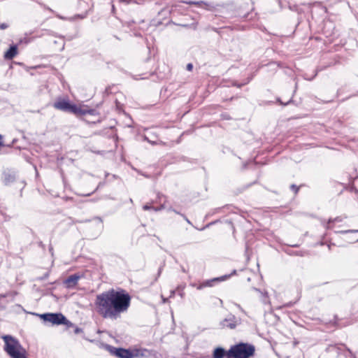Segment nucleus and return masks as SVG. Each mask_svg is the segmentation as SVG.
<instances>
[{"instance_id":"1","label":"nucleus","mask_w":358,"mask_h":358,"mask_svg":"<svg viewBox=\"0 0 358 358\" xmlns=\"http://www.w3.org/2000/svg\"><path fill=\"white\" fill-rule=\"evenodd\" d=\"M130 303V295L122 289H110L97 294L94 301L96 312L102 317L111 320L120 317L128 310Z\"/></svg>"},{"instance_id":"2","label":"nucleus","mask_w":358,"mask_h":358,"mask_svg":"<svg viewBox=\"0 0 358 358\" xmlns=\"http://www.w3.org/2000/svg\"><path fill=\"white\" fill-rule=\"evenodd\" d=\"M4 341V350L11 358H27L26 351L19 341L14 337L6 335L2 336Z\"/></svg>"},{"instance_id":"3","label":"nucleus","mask_w":358,"mask_h":358,"mask_svg":"<svg viewBox=\"0 0 358 358\" xmlns=\"http://www.w3.org/2000/svg\"><path fill=\"white\" fill-rule=\"evenodd\" d=\"M255 348L253 345L240 343L232 345L227 352V358H250L255 355Z\"/></svg>"},{"instance_id":"4","label":"nucleus","mask_w":358,"mask_h":358,"mask_svg":"<svg viewBox=\"0 0 358 358\" xmlns=\"http://www.w3.org/2000/svg\"><path fill=\"white\" fill-rule=\"evenodd\" d=\"M141 350H134L130 351L124 348H113L110 350L111 353L119 358H134L138 356H143Z\"/></svg>"},{"instance_id":"5","label":"nucleus","mask_w":358,"mask_h":358,"mask_svg":"<svg viewBox=\"0 0 358 358\" xmlns=\"http://www.w3.org/2000/svg\"><path fill=\"white\" fill-rule=\"evenodd\" d=\"M45 321L51 322L53 324H64L66 317L61 313H47L42 315Z\"/></svg>"},{"instance_id":"6","label":"nucleus","mask_w":358,"mask_h":358,"mask_svg":"<svg viewBox=\"0 0 358 358\" xmlns=\"http://www.w3.org/2000/svg\"><path fill=\"white\" fill-rule=\"evenodd\" d=\"M80 278V275L78 274H73L64 280V283L67 288H73L77 285Z\"/></svg>"},{"instance_id":"7","label":"nucleus","mask_w":358,"mask_h":358,"mask_svg":"<svg viewBox=\"0 0 358 358\" xmlns=\"http://www.w3.org/2000/svg\"><path fill=\"white\" fill-rule=\"evenodd\" d=\"M222 328L234 329L236 327V322L234 316L226 318L220 323Z\"/></svg>"},{"instance_id":"8","label":"nucleus","mask_w":358,"mask_h":358,"mask_svg":"<svg viewBox=\"0 0 358 358\" xmlns=\"http://www.w3.org/2000/svg\"><path fill=\"white\" fill-rule=\"evenodd\" d=\"M70 103L65 100H61L55 102L53 105L54 108L57 110H63V111H69Z\"/></svg>"},{"instance_id":"9","label":"nucleus","mask_w":358,"mask_h":358,"mask_svg":"<svg viewBox=\"0 0 358 358\" xmlns=\"http://www.w3.org/2000/svg\"><path fill=\"white\" fill-rule=\"evenodd\" d=\"M17 55V45H12L10 47L8 51L4 54V58L6 59H12L14 57Z\"/></svg>"},{"instance_id":"10","label":"nucleus","mask_w":358,"mask_h":358,"mask_svg":"<svg viewBox=\"0 0 358 358\" xmlns=\"http://www.w3.org/2000/svg\"><path fill=\"white\" fill-rule=\"evenodd\" d=\"M227 357V352L222 348H217L213 352V358H224Z\"/></svg>"},{"instance_id":"11","label":"nucleus","mask_w":358,"mask_h":358,"mask_svg":"<svg viewBox=\"0 0 358 358\" xmlns=\"http://www.w3.org/2000/svg\"><path fill=\"white\" fill-rule=\"evenodd\" d=\"M69 111L71 112L73 114H83L84 113L80 108H78L76 105L70 104Z\"/></svg>"},{"instance_id":"12","label":"nucleus","mask_w":358,"mask_h":358,"mask_svg":"<svg viewBox=\"0 0 358 358\" xmlns=\"http://www.w3.org/2000/svg\"><path fill=\"white\" fill-rule=\"evenodd\" d=\"M227 278H228L227 275H223V276L220 277V278H214V279L212 280V281H222V280H226Z\"/></svg>"},{"instance_id":"13","label":"nucleus","mask_w":358,"mask_h":358,"mask_svg":"<svg viewBox=\"0 0 358 358\" xmlns=\"http://www.w3.org/2000/svg\"><path fill=\"white\" fill-rule=\"evenodd\" d=\"M210 283L209 282H207L205 284H202V285H199L196 288L198 289H202L204 286H210Z\"/></svg>"},{"instance_id":"14","label":"nucleus","mask_w":358,"mask_h":358,"mask_svg":"<svg viewBox=\"0 0 358 358\" xmlns=\"http://www.w3.org/2000/svg\"><path fill=\"white\" fill-rule=\"evenodd\" d=\"M8 27V25L5 23H3V24H0V29H5Z\"/></svg>"},{"instance_id":"15","label":"nucleus","mask_w":358,"mask_h":358,"mask_svg":"<svg viewBox=\"0 0 358 358\" xmlns=\"http://www.w3.org/2000/svg\"><path fill=\"white\" fill-rule=\"evenodd\" d=\"M192 69H193V65H192V64H188L187 65V69L188 71H192Z\"/></svg>"},{"instance_id":"16","label":"nucleus","mask_w":358,"mask_h":358,"mask_svg":"<svg viewBox=\"0 0 358 358\" xmlns=\"http://www.w3.org/2000/svg\"><path fill=\"white\" fill-rule=\"evenodd\" d=\"M3 146L2 136L0 135V148Z\"/></svg>"},{"instance_id":"17","label":"nucleus","mask_w":358,"mask_h":358,"mask_svg":"<svg viewBox=\"0 0 358 358\" xmlns=\"http://www.w3.org/2000/svg\"><path fill=\"white\" fill-rule=\"evenodd\" d=\"M291 187H292V189H295V191H296V192L298 191V188H297L294 185H292L291 186Z\"/></svg>"},{"instance_id":"18","label":"nucleus","mask_w":358,"mask_h":358,"mask_svg":"<svg viewBox=\"0 0 358 358\" xmlns=\"http://www.w3.org/2000/svg\"><path fill=\"white\" fill-rule=\"evenodd\" d=\"M149 208H150V207L148 206H143V209H145V210H147V209H149Z\"/></svg>"}]
</instances>
